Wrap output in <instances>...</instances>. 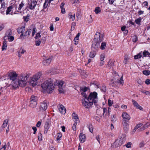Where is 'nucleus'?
I'll use <instances>...</instances> for the list:
<instances>
[{
  "instance_id": "2f4dec72",
  "label": "nucleus",
  "mask_w": 150,
  "mask_h": 150,
  "mask_svg": "<svg viewBox=\"0 0 150 150\" xmlns=\"http://www.w3.org/2000/svg\"><path fill=\"white\" fill-rule=\"evenodd\" d=\"M8 121L6 120L4 121L3 123L1 126V127L3 128H5L7 125Z\"/></svg>"
},
{
  "instance_id": "4be33fe9",
  "label": "nucleus",
  "mask_w": 150,
  "mask_h": 150,
  "mask_svg": "<svg viewBox=\"0 0 150 150\" xmlns=\"http://www.w3.org/2000/svg\"><path fill=\"white\" fill-rule=\"evenodd\" d=\"M32 31V30L31 29H29L25 33V34L24 36L25 37H28L29 35H30Z\"/></svg>"
},
{
  "instance_id": "7ed1b4c3",
  "label": "nucleus",
  "mask_w": 150,
  "mask_h": 150,
  "mask_svg": "<svg viewBox=\"0 0 150 150\" xmlns=\"http://www.w3.org/2000/svg\"><path fill=\"white\" fill-rule=\"evenodd\" d=\"M97 93L95 92L91 93L88 98L82 99V105L85 108H88L92 106L93 103L94 104L97 102Z\"/></svg>"
},
{
  "instance_id": "0eeeda50",
  "label": "nucleus",
  "mask_w": 150,
  "mask_h": 150,
  "mask_svg": "<svg viewBox=\"0 0 150 150\" xmlns=\"http://www.w3.org/2000/svg\"><path fill=\"white\" fill-rule=\"evenodd\" d=\"M48 107V102L46 100H45L41 102L40 105L39 107V111L40 112L45 111Z\"/></svg>"
},
{
  "instance_id": "f3484780",
  "label": "nucleus",
  "mask_w": 150,
  "mask_h": 150,
  "mask_svg": "<svg viewBox=\"0 0 150 150\" xmlns=\"http://www.w3.org/2000/svg\"><path fill=\"white\" fill-rule=\"evenodd\" d=\"M79 139L81 143H83L85 141L86 137L85 135L82 133H80L79 135Z\"/></svg>"
},
{
  "instance_id": "b1692460",
  "label": "nucleus",
  "mask_w": 150,
  "mask_h": 150,
  "mask_svg": "<svg viewBox=\"0 0 150 150\" xmlns=\"http://www.w3.org/2000/svg\"><path fill=\"white\" fill-rule=\"evenodd\" d=\"M7 47V42L6 41H4L3 44V45L2 47V49L3 51L6 50Z\"/></svg>"
},
{
  "instance_id": "f704fd0d",
  "label": "nucleus",
  "mask_w": 150,
  "mask_h": 150,
  "mask_svg": "<svg viewBox=\"0 0 150 150\" xmlns=\"http://www.w3.org/2000/svg\"><path fill=\"white\" fill-rule=\"evenodd\" d=\"M142 125V123H140L139 124H137L136 126L134 128V132H135L136 129H138L139 128L141 127Z\"/></svg>"
},
{
  "instance_id": "5701e85b",
  "label": "nucleus",
  "mask_w": 150,
  "mask_h": 150,
  "mask_svg": "<svg viewBox=\"0 0 150 150\" xmlns=\"http://www.w3.org/2000/svg\"><path fill=\"white\" fill-rule=\"evenodd\" d=\"M96 51H93L90 52L89 56L91 58H93L96 56V53L95 52Z\"/></svg>"
},
{
  "instance_id": "4d7b16f0",
  "label": "nucleus",
  "mask_w": 150,
  "mask_h": 150,
  "mask_svg": "<svg viewBox=\"0 0 150 150\" xmlns=\"http://www.w3.org/2000/svg\"><path fill=\"white\" fill-rule=\"evenodd\" d=\"M133 41L134 42H136L137 40V38L136 36H134L133 38Z\"/></svg>"
},
{
  "instance_id": "dca6fc26",
  "label": "nucleus",
  "mask_w": 150,
  "mask_h": 150,
  "mask_svg": "<svg viewBox=\"0 0 150 150\" xmlns=\"http://www.w3.org/2000/svg\"><path fill=\"white\" fill-rule=\"evenodd\" d=\"M122 117L124 119L129 120L130 119V117L128 113L126 112L123 113L122 115Z\"/></svg>"
},
{
  "instance_id": "9d476101",
  "label": "nucleus",
  "mask_w": 150,
  "mask_h": 150,
  "mask_svg": "<svg viewBox=\"0 0 150 150\" xmlns=\"http://www.w3.org/2000/svg\"><path fill=\"white\" fill-rule=\"evenodd\" d=\"M37 4V2L36 1H33L28 3L27 7L30 10H33L35 8Z\"/></svg>"
},
{
  "instance_id": "473e14b6",
  "label": "nucleus",
  "mask_w": 150,
  "mask_h": 150,
  "mask_svg": "<svg viewBox=\"0 0 150 150\" xmlns=\"http://www.w3.org/2000/svg\"><path fill=\"white\" fill-rule=\"evenodd\" d=\"M142 55H143L144 57L148 56L149 57V53L148 51H144L143 53H142Z\"/></svg>"
},
{
  "instance_id": "ea45409f",
  "label": "nucleus",
  "mask_w": 150,
  "mask_h": 150,
  "mask_svg": "<svg viewBox=\"0 0 150 150\" xmlns=\"http://www.w3.org/2000/svg\"><path fill=\"white\" fill-rule=\"evenodd\" d=\"M24 4L23 3V1L21 2V4H19L18 9L19 10H21V8L24 6Z\"/></svg>"
},
{
  "instance_id": "a878e982",
  "label": "nucleus",
  "mask_w": 150,
  "mask_h": 150,
  "mask_svg": "<svg viewBox=\"0 0 150 150\" xmlns=\"http://www.w3.org/2000/svg\"><path fill=\"white\" fill-rule=\"evenodd\" d=\"M38 100L37 97L36 96L33 95L31 96L30 101H37Z\"/></svg>"
},
{
  "instance_id": "13d9d810",
  "label": "nucleus",
  "mask_w": 150,
  "mask_h": 150,
  "mask_svg": "<svg viewBox=\"0 0 150 150\" xmlns=\"http://www.w3.org/2000/svg\"><path fill=\"white\" fill-rule=\"evenodd\" d=\"M41 36V35L40 34V33H37L36 34V36L35 37V38L36 39H37L38 38H40Z\"/></svg>"
},
{
  "instance_id": "f257e3e1",
  "label": "nucleus",
  "mask_w": 150,
  "mask_h": 150,
  "mask_svg": "<svg viewBox=\"0 0 150 150\" xmlns=\"http://www.w3.org/2000/svg\"><path fill=\"white\" fill-rule=\"evenodd\" d=\"M8 75L10 79L12 81L10 86L13 89H15L19 86L21 87L25 86L27 83V80L29 76V75L26 73L21 74L18 76L17 74L13 71L9 72Z\"/></svg>"
},
{
  "instance_id": "1a4fd4ad",
  "label": "nucleus",
  "mask_w": 150,
  "mask_h": 150,
  "mask_svg": "<svg viewBox=\"0 0 150 150\" xmlns=\"http://www.w3.org/2000/svg\"><path fill=\"white\" fill-rule=\"evenodd\" d=\"M25 27L24 26L20 28H18L17 29V31L18 33H21V34L20 36V38L24 39L23 32L25 30Z\"/></svg>"
},
{
  "instance_id": "39448f33",
  "label": "nucleus",
  "mask_w": 150,
  "mask_h": 150,
  "mask_svg": "<svg viewBox=\"0 0 150 150\" xmlns=\"http://www.w3.org/2000/svg\"><path fill=\"white\" fill-rule=\"evenodd\" d=\"M42 75L41 72H38L30 79L29 83L30 85L34 87L38 84V81Z\"/></svg>"
},
{
  "instance_id": "412c9836",
  "label": "nucleus",
  "mask_w": 150,
  "mask_h": 150,
  "mask_svg": "<svg viewBox=\"0 0 150 150\" xmlns=\"http://www.w3.org/2000/svg\"><path fill=\"white\" fill-rule=\"evenodd\" d=\"M103 116H105L106 115H109L110 114V113L109 112V111H108L107 109L105 108H103Z\"/></svg>"
},
{
  "instance_id": "c85d7f7f",
  "label": "nucleus",
  "mask_w": 150,
  "mask_h": 150,
  "mask_svg": "<svg viewBox=\"0 0 150 150\" xmlns=\"http://www.w3.org/2000/svg\"><path fill=\"white\" fill-rule=\"evenodd\" d=\"M13 8V7L12 6L8 7L6 11V14H10L9 13L11 11Z\"/></svg>"
},
{
  "instance_id": "6e6d98bb",
  "label": "nucleus",
  "mask_w": 150,
  "mask_h": 150,
  "mask_svg": "<svg viewBox=\"0 0 150 150\" xmlns=\"http://www.w3.org/2000/svg\"><path fill=\"white\" fill-rule=\"evenodd\" d=\"M101 90L102 91H103V92H105L106 91V87L105 86H102L101 88Z\"/></svg>"
},
{
  "instance_id": "7c9ffc66",
  "label": "nucleus",
  "mask_w": 150,
  "mask_h": 150,
  "mask_svg": "<svg viewBox=\"0 0 150 150\" xmlns=\"http://www.w3.org/2000/svg\"><path fill=\"white\" fill-rule=\"evenodd\" d=\"M142 18L141 17H139L135 20L136 23L138 25H140V23L142 21Z\"/></svg>"
},
{
  "instance_id": "8fccbe9b",
  "label": "nucleus",
  "mask_w": 150,
  "mask_h": 150,
  "mask_svg": "<svg viewBox=\"0 0 150 150\" xmlns=\"http://www.w3.org/2000/svg\"><path fill=\"white\" fill-rule=\"evenodd\" d=\"M118 83L122 85L123 83V80L122 76L120 79L118 81Z\"/></svg>"
},
{
  "instance_id": "6ab92c4d",
  "label": "nucleus",
  "mask_w": 150,
  "mask_h": 150,
  "mask_svg": "<svg viewBox=\"0 0 150 150\" xmlns=\"http://www.w3.org/2000/svg\"><path fill=\"white\" fill-rule=\"evenodd\" d=\"M75 13L72 14L71 13H69L68 14V16L69 18L70 19H72L73 21L75 19Z\"/></svg>"
},
{
  "instance_id": "2eb2a0df",
  "label": "nucleus",
  "mask_w": 150,
  "mask_h": 150,
  "mask_svg": "<svg viewBox=\"0 0 150 150\" xmlns=\"http://www.w3.org/2000/svg\"><path fill=\"white\" fill-rule=\"evenodd\" d=\"M7 33H6V35H7L8 36H5L4 37V39L6 40L7 38L10 41H13L14 39V37L13 36H8L10 35H11V33L10 32L8 33V34H7Z\"/></svg>"
},
{
  "instance_id": "f03ea898",
  "label": "nucleus",
  "mask_w": 150,
  "mask_h": 150,
  "mask_svg": "<svg viewBox=\"0 0 150 150\" xmlns=\"http://www.w3.org/2000/svg\"><path fill=\"white\" fill-rule=\"evenodd\" d=\"M64 81H57L54 79H48L41 84L42 88L46 90L48 93H52L54 88V86L57 85L58 91L60 93H63L64 90L63 87Z\"/></svg>"
},
{
  "instance_id": "37998d69",
  "label": "nucleus",
  "mask_w": 150,
  "mask_h": 150,
  "mask_svg": "<svg viewBox=\"0 0 150 150\" xmlns=\"http://www.w3.org/2000/svg\"><path fill=\"white\" fill-rule=\"evenodd\" d=\"M74 115L75 116H74L73 118L75 120L74 122H76V123H77V122L79 121V119L77 115L75 114Z\"/></svg>"
},
{
  "instance_id": "338daca9",
  "label": "nucleus",
  "mask_w": 150,
  "mask_h": 150,
  "mask_svg": "<svg viewBox=\"0 0 150 150\" xmlns=\"http://www.w3.org/2000/svg\"><path fill=\"white\" fill-rule=\"evenodd\" d=\"M115 0H108L109 3L110 4H112Z\"/></svg>"
},
{
  "instance_id": "a211bd4d",
  "label": "nucleus",
  "mask_w": 150,
  "mask_h": 150,
  "mask_svg": "<svg viewBox=\"0 0 150 150\" xmlns=\"http://www.w3.org/2000/svg\"><path fill=\"white\" fill-rule=\"evenodd\" d=\"M37 104V101H30L29 106L32 108H34L36 107Z\"/></svg>"
},
{
  "instance_id": "09e8293b",
  "label": "nucleus",
  "mask_w": 150,
  "mask_h": 150,
  "mask_svg": "<svg viewBox=\"0 0 150 150\" xmlns=\"http://www.w3.org/2000/svg\"><path fill=\"white\" fill-rule=\"evenodd\" d=\"M38 138L39 140H41L42 138V136L41 133H40L38 134Z\"/></svg>"
},
{
  "instance_id": "603ef678",
  "label": "nucleus",
  "mask_w": 150,
  "mask_h": 150,
  "mask_svg": "<svg viewBox=\"0 0 150 150\" xmlns=\"http://www.w3.org/2000/svg\"><path fill=\"white\" fill-rule=\"evenodd\" d=\"M76 25V23H73L71 24V30H73L74 29V27Z\"/></svg>"
},
{
  "instance_id": "393cba45",
  "label": "nucleus",
  "mask_w": 150,
  "mask_h": 150,
  "mask_svg": "<svg viewBox=\"0 0 150 150\" xmlns=\"http://www.w3.org/2000/svg\"><path fill=\"white\" fill-rule=\"evenodd\" d=\"M50 3L49 2V0H45V2L44 3L43 6V8L44 9L46 8L48 4L50 5Z\"/></svg>"
},
{
  "instance_id": "49530a36",
  "label": "nucleus",
  "mask_w": 150,
  "mask_h": 150,
  "mask_svg": "<svg viewBox=\"0 0 150 150\" xmlns=\"http://www.w3.org/2000/svg\"><path fill=\"white\" fill-rule=\"evenodd\" d=\"M77 125L76 122H75L74 123V124L73 126L72 127V129L74 131H75L76 130V126Z\"/></svg>"
},
{
  "instance_id": "680f3d73",
  "label": "nucleus",
  "mask_w": 150,
  "mask_h": 150,
  "mask_svg": "<svg viewBox=\"0 0 150 150\" xmlns=\"http://www.w3.org/2000/svg\"><path fill=\"white\" fill-rule=\"evenodd\" d=\"M145 144L144 142H142L140 143L139 144V146L140 147H143Z\"/></svg>"
},
{
  "instance_id": "ddd939ff",
  "label": "nucleus",
  "mask_w": 150,
  "mask_h": 150,
  "mask_svg": "<svg viewBox=\"0 0 150 150\" xmlns=\"http://www.w3.org/2000/svg\"><path fill=\"white\" fill-rule=\"evenodd\" d=\"M58 109L60 112L62 114H64L66 112V109L62 105L59 104L58 106Z\"/></svg>"
},
{
  "instance_id": "aec40b11",
  "label": "nucleus",
  "mask_w": 150,
  "mask_h": 150,
  "mask_svg": "<svg viewBox=\"0 0 150 150\" xmlns=\"http://www.w3.org/2000/svg\"><path fill=\"white\" fill-rule=\"evenodd\" d=\"M114 65V61L113 60L110 59L108 62V65L110 67V68L112 67Z\"/></svg>"
},
{
  "instance_id": "c9c22d12",
  "label": "nucleus",
  "mask_w": 150,
  "mask_h": 150,
  "mask_svg": "<svg viewBox=\"0 0 150 150\" xmlns=\"http://www.w3.org/2000/svg\"><path fill=\"white\" fill-rule=\"evenodd\" d=\"M62 135L61 133L59 132L57 134V141L60 140V139L62 137Z\"/></svg>"
},
{
  "instance_id": "bb28decb",
  "label": "nucleus",
  "mask_w": 150,
  "mask_h": 150,
  "mask_svg": "<svg viewBox=\"0 0 150 150\" xmlns=\"http://www.w3.org/2000/svg\"><path fill=\"white\" fill-rule=\"evenodd\" d=\"M106 43L105 42H103L101 44L100 48L102 50H104L105 49L106 47Z\"/></svg>"
},
{
  "instance_id": "f8f14e48",
  "label": "nucleus",
  "mask_w": 150,
  "mask_h": 150,
  "mask_svg": "<svg viewBox=\"0 0 150 150\" xmlns=\"http://www.w3.org/2000/svg\"><path fill=\"white\" fill-rule=\"evenodd\" d=\"M123 129L125 133L127 132L129 128V124L126 121L124 120L122 123Z\"/></svg>"
},
{
  "instance_id": "a19ab883",
  "label": "nucleus",
  "mask_w": 150,
  "mask_h": 150,
  "mask_svg": "<svg viewBox=\"0 0 150 150\" xmlns=\"http://www.w3.org/2000/svg\"><path fill=\"white\" fill-rule=\"evenodd\" d=\"M88 88L87 87H81L80 88V90L82 91V92H85L88 89Z\"/></svg>"
},
{
  "instance_id": "de8ad7c7",
  "label": "nucleus",
  "mask_w": 150,
  "mask_h": 150,
  "mask_svg": "<svg viewBox=\"0 0 150 150\" xmlns=\"http://www.w3.org/2000/svg\"><path fill=\"white\" fill-rule=\"evenodd\" d=\"M5 6L6 4L5 3H4V2L2 3L1 4V8L0 9H2V10H4V8L5 7Z\"/></svg>"
},
{
  "instance_id": "e433bc0d",
  "label": "nucleus",
  "mask_w": 150,
  "mask_h": 150,
  "mask_svg": "<svg viewBox=\"0 0 150 150\" xmlns=\"http://www.w3.org/2000/svg\"><path fill=\"white\" fill-rule=\"evenodd\" d=\"M105 57V55L104 54H102L100 55V61H103Z\"/></svg>"
},
{
  "instance_id": "0e129e2a",
  "label": "nucleus",
  "mask_w": 150,
  "mask_h": 150,
  "mask_svg": "<svg viewBox=\"0 0 150 150\" xmlns=\"http://www.w3.org/2000/svg\"><path fill=\"white\" fill-rule=\"evenodd\" d=\"M41 124V122L40 121H38L36 125V126L37 127H39Z\"/></svg>"
},
{
  "instance_id": "72a5a7b5",
  "label": "nucleus",
  "mask_w": 150,
  "mask_h": 150,
  "mask_svg": "<svg viewBox=\"0 0 150 150\" xmlns=\"http://www.w3.org/2000/svg\"><path fill=\"white\" fill-rule=\"evenodd\" d=\"M143 73L144 74L148 76L150 74V71L149 70H144L143 71Z\"/></svg>"
},
{
  "instance_id": "423d86ee",
  "label": "nucleus",
  "mask_w": 150,
  "mask_h": 150,
  "mask_svg": "<svg viewBox=\"0 0 150 150\" xmlns=\"http://www.w3.org/2000/svg\"><path fill=\"white\" fill-rule=\"evenodd\" d=\"M125 134H123L121 137L117 139L115 141L113 144V146L115 147H117L122 145L125 140Z\"/></svg>"
},
{
  "instance_id": "c756f323",
  "label": "nucleus",
  "mask_w": 150,
  "mask_h": 150,
  "mask_svg": "<svg viewBox=\"0 0 150 150\" xmlns=\"http://www.w3.org/2000/svg\"><path fill=\"white\" fill-rule=\"evenodd\" d=\"M94 11L96 14H98L101 11L100 8L99 7H96Z\"/></svg>"
},
{
  "instance_id": "4468645a",
  "label": "nucleus",
  "mask_w": 150,
  "mask_h": 150,
  "mask_svg": "<svg viewBox=\"0 0 150 150\" xmlns=\"http://www.w3.org/2000/svg\"><path fill=\"white\" fill-rule=\"evenodd\" d=\"M132 102L134 105L135 107L141 110L143 109L142 107L140 105H139L135 100L132 99Z\"/></svg>"
},
{
  "instance_id": "c03bdc74",
  "label": "nucleus",
  "mask_w": 150,
  "mask_h": 150,
  "mask_svg": "<svg viewBox=\"0 0 150 150\" xmlns=\"http://www.w3.org/2000/svg\"><path fill=\"white\" fill-rule=\"evenodd\" d=\"M29 16L27 15V16H26L23 17V19L26 22H27L29 20Z\"/></svg>"
},
{
  "instance_id": "5fc2aeb1",
  "label": "nucleus",
  "mask_w": 150,
  "mask_h": 150,
  "mask_svg": "<svg viewBox=\"0 0 150 150\" xmlns=\"http://www.w3.org/2000/svg\"><path fill=\"white\" fill-rule=\"evenodd\" d=\"M131 144L132 143L131 142H128L125 145V146L129 148L131 147Z\"/></svg>"
},
{
  "instance_id": "cd10ccee",
  "label": "nucleus",
  "mask_w": 150,
  "mask_h": 150,
  "mask_svg": "<svg viewBox=\"0 0 150 150\" xmlns=\"http://www.w3.org/2000/svg\"><path fill=\"white\" fill-rule=\"evenodd\" d=\"M142 56V52H140L137 55H135L134 58L135 59H137L140 58Z\"/></svg>"
},
{
  "instance_id": "58836bf2",
  "label": "nucleus",
  "mask_w": 150,
  "mask_h": 150,
  "mask_svg": "<svg viewBox=\"0 0 150 150\" xmlns=\"http://www.w3.org/2000/svg\"><path fill=\"white\" fill-rule=\"evenodd\" d=\"M88 128L90 132L91 133H93V128L92 125L91 124H89L88 126Z\"/></svg>"
},
{
  "instance_id": "864d4df0",
  "label": "nucleus",
  "mask_w": 150,
  "mask_h": 150,
  "mask_svg": "<svg viewBox=\"0 0 150 150\" xmlns=\"http://www.w3.org/2000/svg\"><path fill=\"white\" fill-rule=\"evenodd\" d=\"M41 43V41L40 40H38L35 41V45L36 46H39Z\"/></svg>"
},
{
  "instance_id": "79ce46f5",
  "label": "nucleus",
  "mask_w": 150,
  "mask_h": 150,
  "mask_svg": "<svg viewBox=\"0 0 150 150\" xmlns=\"http://www.w3.org/2000/svg\"><path fill=\"white\" fill-rule=\"evenodd\" d=\"M117 120V118L115 115H113L111 117V121L115 122Z\"/></svg>"
},
{
  "instance_id": "e2e57ef3",
  "label": "nucleus",
  "mask_w": 150,
  "mask_h": 150,
  "mask_svg": "<svg viewBox=\"0 0 150 150\" xmlns=\"http://www.w3.org/2000/svg\"><path fill=\"white\" fill-rule=\"evenodd\" d=\"M145 83L147 85L150 84V79H147L145 81Z\"/></svg>"
},
{
  "instance_id": "3c124183",
  "label": "nucleus",
  "mask_w": 150,
  "mask_h": 150,
  "mask_svg": "<svg viewBox=\"0 0 150 150\" xmlns=\"http://www.w3.org/2000/svg\"><path fill=\"white\" fill-rule=\"evenodd\" d=\"M108 103L109 106H111L113 102L112 100L110 99H109L108 100Z\"/></svg>"
},
{
  "instance_id": "9b49d317",
  "label": "nucleus",
  "mask_w": 150,
  "mask_h": 150,
  "mask_svg": "<svg viewBox=\"0 0 150 150\" xmlns=\"http://www.w3.org/2000/svg\"><path fill=\"white\" fill-rule=\"evenodd\" d=\"M44 59L42 62L43 64L45 66H48L49 65L51 61V59L50 58H47L44 56L43 58Z\"/></svg>"
},
{
  "instance_id": "774afa93",
  "label": "nucleus",
  "mask_w": 150,
  "mask_h": 150,
  "mask_svg": "<svg viewBox=\"0 0 150 150\" xmlns=\"http://www.w3.org/2000/svg\"><path fill=\"white\" fill-rule=\"evenodd\" d=\"M138 14L139 15H140L142 14H144V11H141V10H140L139 11H138Z\"/></svg>"
},
{
  "instance_id": "69168bd1",
  "label": "nucleus",
  "mask_w": 150,
  "mask_h": 150,
  "mask_svg": "<svg viewBox=\"0 0 150 150\" xmlns=\"http://www.w3.org/2000/svg\"><path fill=\"white\" fill-rule=\"evenodd\" d=\"M129 58L128 57H125L124 60V63L125 64H127V61L129 59Z\"/></svg>"
},
{
  "instance_id": "bf43d9fd",
  "label": "nucleus",
  "mask_w": 150,
  "mask_h": 150,
  "mask_svg": "<svg viewBox=\"0 0 150 150\" xmlns=\"http://www.w3.org/2000/svg\"><path fill=\"white\" fill-rule=\"evenodd\" d=\"M96 139L98 141L99 144H100V138L99 135H98L96 137Z\"/></svg>"
},
{
  "instance_id": "052dcab7",
  "label": "nucleus",
  "mask_w": 150,
  "mask_h": 150,
  "mask_svg": "<svg viewBox=\"0 0 150 150\" xmlns=\"http://www.w3.org/2000/svg\"><path fill=\"white\" fill-rule=\"evenodd\" d=\"M35 30H36V28H33V30H32V36H33L35 34V33L36 31H35Z\"/></svg>"
},
{
  "instance_id": "20e7f679",
  "label": "nucleus",
  "mask_w": 150,
  "mask_h": 150,
  "mask_svg": "<svg viewBox=\"0 0 150 150\" xmlns=\"http://www.w3.org/2000/svg\"><path fill=\"white\" fill-rule=\"evenodd\" d=\"M96 35H97L98 37L96 38V36L93 40V43L92 46V49L93 51H97L99 49L100 47V43L103 41L102 38H101L100 37V33H96Z\"/></svg>"
},
{
  "instance_id": "6e6552de",
  "label": "nucleus",
  "mask_w": 150,
  "mask_h": 150,
  "mask_svg": "<svg viewBox=\"0 0 150 150\" xmlns=\"http://www.w3.org/2000/svg\"><path fill=\"white\" fill-rule=\"evenodd\" d=\"M51 125V122L49 120L46 121L44 127V134H46Z\"/></svg>"
},
{
  "instance_id": "a18cd8bd",
  "label": "nucleus",
  "mask_w": 150,
  "mask_h": 150,
  "mask_svg": "<svg viewBox=\"0 0 150 150\" xmlns=\"http://www.w3.org/2000/svg\"><path fill=\"white\" fill-rule=\"evenodd\" d=\"M80 33H78L76 35V36L75 37L74 41L75 40H78L79 38V37L80 35Z\"/></svg>"
},
{
  "instance_id": "4c0bfd02",
  "label": "nucleus",
  "mask_w": 150,
  "mask_h": 150,
  "mask_svg": "<svg viewBox=\"0 0 150 150\" xmlns=\"http://www.w3.org/2000/svg\"><path fill=\"white\" fill-rule=\"evenodd\" d=\"M85 92H82L81 94L83 96L82 99H86L88 98L87 95L85 93Z\"/></svg>"
}]
</instances>
